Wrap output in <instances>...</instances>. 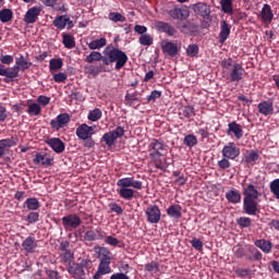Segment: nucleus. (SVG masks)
I'll return each instance as SVG.
<instances>
[{
    "instance_id": "obj_64",
    "label": "nucleus",
    "mask_w": 279,
    "mask_h": 279,
    "mask_svg": "<svg viewBox=\"0 0 279 279\" xmlns=\"http://www.w3.org/2000/svg\"><path fill=\"white\" fill-rule=\"evenodd\" d=\"M108 207H110V210L112 213H116V215H122L123 213L122 207L117 203H111L110 205H108Z\"/></svg>"
},
{
    "instance_id": "obj_4",
    "label": "nucleus",
    "mask_w": 279,
    "mask_h": 279,
    "mask_svg": "<svg viewBox=\"0 0 279 279\" xmlns=\"http://www.w3.org/2000/svg\"><path fill=\"white\" fill-rule=\"evenodd\" d=\"M102 54L105 65H110L116 62V71L123 69L129 61V57L125 52H123L121 49L112 48L110 46L105 47Z\"/></svg>"
},
{
    "instance_id": "obj_2",
    "label": "nucleus",
    "mask_w": 279,
    "mask_h": 279,
    "mask_svg": "<svg viewBox=\"0 0 279 279\" xmlns=\"http://www.w3.org/2000/svg\"><path fill=\"white\" fill-rule=\"evenodd\" d=\"M116 185L119 187V197L125 199L126 202H130L133 198H135V190L132 189H136L137 191L143 190V182L136 181L133 177L119 179Z\"/></svg>"
},
{
    "instance_id": "obj_40",
    "label": "nucleus",
    "mask_w": 279,
    "mask_h": 279,
    "mask_svg": "<svg viewBox=\"0 0 279 279\" xmlns=\"http://www.w3.org/2000/svg\"><path fill=\"white\" fill-rule=\"evenodd\" d=\"M13 19V12L10 9L0 10V22L9 23Z\"/></svg>"
},
{
    "instance_id": "obj_58",
    "label": "nucleus",
    "mask_w": 279,
    "mask_h": 279,
    "mask_svg": "<svg viewBox=\"0 0 279 279\" xmlns=\"http://www.w3.org/2000/svg\"><path fill=\"white\" fill-rule=\"evenodd\" d=\"M52 80L57 83V84H62L66 81V74L65 73H56L52 76Z\"/></svg>"
},
{
    "instance_id": "obj_21",
    "label": "nucleus",
    "mask_w": 279,
    "mask_h": 279,
    "mask_svg": "<svg viewBox=\"0 0 279 279\" xmlns=\"http://www.w3.org/2000/svg\"><path fill=\"white\" fill-rule=\"evenodd\" d=\"M243 210L247 215L255 216L259 213L258 203L256 199H244Z\"/></svg>"
},
{
    "instance_id": "obj_15",
    "label": "nucleus",
    "mask_w": 279,
    "mask_h": 279,
    "mask_svg": "<svg viewBox=\"0 0 279 279\" xmlns=\"http://www.w3.org/2000/svg\"><path fill=\"white\" fill-rule=\"evenodd\" d=\"M155 28L159 33L166 34L168 37H174L178 34L177 28L170 23L158 21L155 23Z\"/></svg>"
},
{
    "instance_id": "obj_25",
    "label": "nucleus",
    "mask_w": 279,
    "mask_h": 279,
    "mask_svg": "<svg viewBox=\"0 0 279 279\" xmlns=\"http://www.w3.org/2000/svg\"><path fill=\"white\" fill-rule=\"evenodd\" d=\"M258 197V190L255 189L254 184H248L244 190V201H257Z\"/></svg>"
},
{
    "instance_id": "obj_52",
    "label": "nucleus",
    "mask_w": 279,
    "mask_h": 279,
    "mask_svg": "<svg viewBox=\"0 0 279 279\" xmlns=\"http://www.w3.org/2000/svg\"><path fill=\"white\" fill-rule=\"evenodd\" d=\"M250 253L252 254V256H248V260L250 262H259L263 259V254L262 252H259L256 248L250 250Z\"/></svg>"
},
{
    "instance_id": "obj_16",
    "label": "nucleus",
    "mask_w": 279,
    "mask_h": 279,
    "mask_svg": "<svg viewBox=\"0 0 279 279\" xmlns=\"http://www.w3.org/2000/svg\"><path fill=\"white\" fill-rule=\"evenodd\" d=\"M40 7H32L28 10H26V13L24 15V23L26 25L35 24L38 21V17L40 15Z\"/></svg>"
},
{
    "instance_id": "obj_28",
    "label": "nucleus",
    "mask_w": 279,
    "mask_h": 279,
    "mask_svg": "<svg viewBox=\"0 0 279 279\" xmlns=\"http://www.w3.org/2000/svg\"><path fill=\"white\" fill-rule=\"evenodd\" d=\"M24 207L28 211H36V210H39L40 203H39L38 198L29 197V198H26V201L24 203Z\"/></svg>"
},
{
    "instance_id": "obj_53",
    "label": "nucleus",
    "mask_w": 279,
    "mask_h": 279,
    "mask_svg": "<svg viewBox=\"0 0 279 279\" xmlns=\"http://www.w3.org/2000/svg\"><path fill=\"white\" fill-rule=\"evenodd\" d=\"M39 221V213H28V215L26 216V222H28L29 225H34L37 223Z\"/></svg>"
},
{
    "instance_id": "obj_63",
    "label": "nucleus",
    "mask_w": 279,
    "mask_h": 279,
    "mask_svg": "<svg viewBox=\"0 0 279 279\" xmlns=\"http://www.w3.org/2000/svg\"><path fill=\"white\" fill-rule=\"evenodd\" d=\"M234 256L238 258H243L245 256V250L241 246L233 247Z\"/></svg>"
},
{
    "instance_id": "obj_46",
    "label": "nucleus",
    "mask_w": 279,
    "mask_h": 279,
    "mask_svg": "<svg viewBox=\"0 0 279 279\" xmlns=\"http://www.w3.org/2000/svg\"><path fill=\"white\" fill-rule=\"evenodd\" d=\"M63 65L64 63L61 59H51L49 64L50 72L59 71L62 69Z\"/></svg>"
},
{
    "instance_id": "obj_30",
    "label": "nucleus",
    "mask_w": 279,
    "mask_h": 279,
    "mask_svg": "<svg viewBox=\"0 0 279 279\" xmlns=\"http://www.w3.org/2000/svg\"><path fill=\"white\" fill-rule=\"evenodd\" d=\"M230 36V25L228 22L222 21L221 22V32L219 33V43L225 44L226 40H228Z\"/></svg>"
},
{
    "instance_id": "obj_11",
    "label": "nucleus",
    "mask_w": 279,
    "mask_h": 279,
    "mask_svg": "<svg viewBox=\"0 0 279 279\" xmlns=\"http://www.w3.org/2000/svg\"><path fill=\"white\" fill-rule=\"evenodd\" d=\"M145 216L148 223L157 225L161 220V210L158 205H148L147 209H145Z\"/></svg>"
},
{
    "instance_id": "obj_51",
    "label": "nucleus",
    "mask_w": 279,
    "mask_h": 279,
    "mask_svg": "<svg viewBox=\"0 0 279 279\" xmlns=\"http://www.w3.org/2000/svg\"><path fill=\"white\" fill-rule=\"evenodd\" d=\"M181 114L185 119H191L195 116V109L192 106H185L184 109H182Z\"/></svg>"
},
{
    "instance_id": "obj_37",
    "label": "nucleus",
    "mask_w": 279,
    "mask_h": 279,
    "mask_svg": "<svg viewBox=\"0 0 279 279\" xmlns=\"http://www.w3.org/2000/svg\"><path fill=\"white\" fill-rule=\"evenodd\" d=\"M17 145V137L11 136V138L0 140V148H10Z\"/></svg>"
},
{
    "instance_id": "obj_44",
    "label": "nucleus",
    "mask_w": 279,
    "mask_h": 279,
    "mask_svg": "<svg viewBox=\"0 0 279 279\" xmlns=\"http://www.w3.org/2000/svg\"><path fill=\"white\" fill-rule=\"evenodd\" d=\"M124 100H125V105H126V106L133 107V102L140 100V98H138V92H134L133 94L126 93V94H125V97H124Z\"/></svg>"
},
{
    "instance_id": "obj_1",
    "label": "nucleus",
    "mask_w": 279,
    "mask_h": 279,
    "mask_svg": "<svg viewBox=\"0 0 279 279\" xmlns=\"http://www.w3.org/2000/svg\"><path fill=\"white\" fill-rule=\"evenodd\" d=\"M33 63L25 60V57L21 54L16 58V62L13 68H7L4 64L0 63V76L5 77L3 82L10 84L14 78L20 76V71L25 72L31 69Z\"/></svg>"
},
{
    "instance_id": "obj_19",
    "label": "nucleus",
    "mask_w": 279,
    "mask_h": 279,
    "mask_svg": "<svg viewBox=\"0 0 279 279\" xmlns=\"http://www.w3.org/2000/svg\"><path fill=\"white\" fill-rule=\"evenodd\" d=\"M38 248V242L36 241V238L33 235L26 236L24 242H22V250L26 252V254H33Z\"/></svg>"
},
{
    "instance_id": "obj_9",
    "label": "nucleus",
    "mask_w": 279,
    "mask_h": 279,
    "mask_svg": "<svg viewBox=\"0 0 279 279\" xmlns=\"http://www.w3.org/2000/svg\"><path fill=\"white\" fill-rule=\"evenodd\" d=\"M168 15L174 21H186L191 16V10L187 7H174L168 11Z\"/></svg>"
},
{
    "instance_id": "obj_6",
    "label": "nucleus",
    "mask_w": 279,
    "mask_h": 279,
    "mask_svg": "<svg viewBox=\"0 0 279 279\" xmlns=\"http://www.w3.org/2000/svg\"><path fill=\"white\" fill-rule=\"evenodd\" d=\"M177 28L179 33L187 36H195L196 34H199L201 31L199 24L194 20L179 21L177 23Z\"/></svg>"
},
{
    "instance_id": "obj_43",
    "label": "nucleus",
    "mask_w": 279,
    "mask_h": 279,
    "mask_svg": "<svg viewBox=\"0 0 279 279\" xmlns=\"http://www.w3.org/2000/svg\"><path fill=\"white\" fill-rule=\"evenodd\" d=\"M138 41L143 47H150L151 45H154V38L148 34H142Z\"/></svg>"
},
{
    "instance_id": "obj_62",
    "label": "nucleus",
    "mask_w": 279,
    "mask_h": 279,
    "mask_svg": "<svg viewBox=\"0 0 279 279\" xmlns=\"http://www.w3.org/2000/svg\"><path fill=\"white\" fill-rule=\"evenodd\" d=\"M45 275H47V279H61V276H59L58 270L46 269Z\"/></svg>"
},
{
    "instance_id": "obj_3",
    "label": "nucleus",
    "mask_w": 279,
    "mask_h": 279,
    "mask_svg": "<svg viewBox=\"0 0 279 279\" xmlns=\"http://www.w3.org/2000/svg\"><path fill=\"white\" fill-rule=\"evenodd\" d=\"M167 144L162 140H151L148 145V151H150V158L155 162V167L159 170H166L169 167L167 159L161 160V157L167 155Z\"/></svg>"
},
{
    "instance_id": "obj_61",
    "label": "nucleus",
    "mask_w": 279,
    "mask_h": 279,
    "mask_svg": "<svg viewBox=\"0 0 279 279\" xmlns=\"http://www.w3.org/2000/svg\"><path fill=\"white\" fill-rule=\"evenodd\" d=\"M161 95H162L161 92L153 90V92L150 93V95L147 96V101H148V102H150V101L155 102L156 99L161 98Z\"/></svg>"
},
{
    "instance_id": "obj_59",
    "label": "nucleus",
    "mask_w": 279,
    "mask_h": 279,
    "mask_svg": "<svg viewBox=\"0 0 279 279\" xmlns=\"http://www.w3.org/2000/svg\"><path fill=\"white\" fill-rule=\"evenodd\" d=\"M231 166L229 158L223 157L222 159L218 160V167L222 170L229 169Z\"/></svg>"
},
{
    "instance_id": "obj_39",
    "label": "nucleus",
    "mask_w": 279,
    "mask_h": 279,
    "mask_svg": "<svg viewBox=\"0 0 279 279\" xmlns=\"http://www.w3.org/2000/svg\"><path fill=\"white\" fill-rule=\"evenodd\" d=\"M88 121L97 122L102 118V111L99 108H95L94 110H89L88 112Z\"/></svg>"
},
{
    "instance_id": "obj_55",
    "label": "nucleus",
    "mask_w": 279,
    "mask_h": 279,
    "mask_svg": "<svg viewBox=\"0 0 279 279\" xmlns=\"http://www.w3.org/2000/svg\"><path fill=\"white\" fill-rule=\"evenodd\" d=\"M61 259L63 263H71L73 260V253L72 251H60Z\"/></svg>"
},
{
    "instance_id": "obj_36",
    "label": "nucleus",
    "mask_w": 279,
    "mask_h": 279,
    "mask_svg": "<svg viewBox=\"0 0 279 279\" xmlns=\"http://www.w3.org/2000/svg\"><path fill=\"white\" fill-rule=\"evenodd\" d=\"M259 155L255 150H248V155L244 157L243 161L245 165H254L258 161Z\"/></svg>"
},
{
    "instance_id": "obj_18",
    "label": "nucleus",
    "mask_w": 279,
    "mask_h": 279,
    "mask_svg": "<svg viewBox=\"0 0 279 279\" xmlns=\"http://www.w3.org/2000/svg\"><path fill=\"white\" fill-rule=\"evenodd\" d=\"M257 112H259L264 117L275 114L274 101H271V99L260 101L259 104H257Z\"/></svg>"
},
{
    "instance_id": "obj_5",
    "label": "nucleus",
    "mask_w": 279,
    "mask_h": 279,
    "mask_svg": "<svg viewBox=\"0 0 279 279\" xmlns=\"http://www.w3.org/2000/svg\"><path fill=\"white\" fill-rule=\"evenodd\" d=\"M95 254L100 258L98 270L93 276V279H101L102 276L112 272V268H110V264L112 263V258L110 257L111 253L109 248L96 246Z\"/></svg>"
},
{
    "instance_id": "obj_12",
    "label": "nucleus",
    "mask_w": 279,
    "mask_h": 279,
    "mask_svg": "<svg viewBox=\"0 0 279 279\" xmlns=\"http://www.w3.org/2000/svg\"><path fill=\"white\" fill-rule=\"evenodd\" d=\"M192 10L194 14L203 17L204 21H210L211 9L206 2H197L193 4Z\"/></svg>"
},
{
    "instance_id": "obj_34",
    "label": "nucleus",
    "mask_w": 279,
    "mask_h": 279,
    "mask_svg": "<svg viewBox=\"0 0 279 279\" xmlns=\"http://www.w3.org/2000/svg\"><path fill=\"white\" fill-rule=\"evenodd\" d=\"M62 44H63V47L68 49H73L75 48V38L71 34H63Z\"/></svg>"
},
{
    "instance_id": "obj_57",
    "label": "nucleus",
    "mask_w": 279,
    "mask_h": 279,
    "mask_svg": "<svg viewBox=\"0 0 279 279\" xmlns=\"http://www.w3.org/2000/svg\"><path fill=\"white\" fill-rule=\"evenodd\" d=\"M105 244L117 247L120 244V240L114 236H105Z\"/></svg>"
},
{
    "instance_id": "obj_8",
    "label": "nucleus",
    "mask_w": 279,
    "mask_h": 279,
    "mask_svg": "<svg viewBox=\"0 0 279 279\" xmlns=\"http://www.w3.org/2000/svg\"><path fill=\"white\" fill-rule=\"evenodd\" d=\"M61 220L62 227L65 231H73L76 228H80V226L83 223V220H81L80 216H77L76 214L63 216Z\"/></svg>"
},
{
    "instance_id": "obj_54",
    "label": "nucleus",
    "mask_w": 279,
    "mask_h": 279,
    "mask_svg": "<svg viewBox=\"0 0 279 279\" xmlns=\"http://www.w3.org/2000/svg\"><path fill=\"white\" fill-rule=\"evenodd\" d=\"M236 223L240 226V228H250L252 225V219L247 217H241L236 220Z\"/></svg>"
},
{
    "instance_id": "obj_23",
    "label": "nucleus",
    "mask_w": 279,
    "mask_h": 279,
    "mask_svg": "<svg viewBox=\"0 0 279 279\" xmlns=\"http://www.w3.org/2000/svg\"><path fill=\"white\" fill-rule=\"evenodd\" d=\"M93 135V126L87 125L86 123L81 124L76 129V136L78 140H87L92 138Z\"/></svg>"
},
{
    "instance_id": "obj_33",
    "label": "nucleus",
    "mask_w": 279,
    "mask_h": 279,
    "mask_svg": "<svg viewBox=\"0 0 279 279\" xmlns=\"http://www.w3.org/2000/svg\"><path fill=\"white\" fill-rule=\"evenodd\" d=\"M219 4L223 14H233V0H221Z\"/></svg>"
},
{
    "instance_id": "obj_7",
    "label": "nucleus",
    "mask_w": 279,
    "mask_h": 279,
    "mask_svg": "<svg viewBox=\"0 0 279 279\" xmlns=\"http://www.w3.org/2000/svg\"><path fill=\"white\" fill-rule=\"evenodd\" d=\"M89 264V260L84 259L81 260V263H74L72 266H69L66 271H69L74 279H86V271L84 269L88 268Z\"/></svg>"
},
{
    "instance_id": "obj_35",
    "label": "nucleus",
    "mask_w": 279,
    "mask_h": 279,
    "mask_svg": "<svg viewBox=\"0 0 279 279\" xmlns=\"http://www.w3.org/2000/svg\"><path fill=\"white\" fill-rule=\"evenodd\" d=\"M106 45H107V39L102 37L100 39L89 41L88 48L92 50H99L106 47Z\"/></svg>"
},
{
    "instance_id": "obj_13",
    "label": "nucleus",
    "mask_w": 279,
    "mask_h": 279,
    "mask_svg": "<svg viewBox=\"0 0 279 279\" xmlns=\"http://www.w3.org/2000/svg\"><path fill=\"white\" fill-rule=\"evenodd\" d=\"M222 157L229 160H235L241 155V149L236 147L235 143L230 142L222 147L221 150Z\"/></svg>"
},
{
    "instance_id": "obj_17",
    "label": "nucleus",
    "mask_w": 279,
    "mask_h": 279,
    "mask_svg": "<svg viewBox=\"0 0 279 279\" xmlns=\"http://www.w3.org/2000/svg\"><path fill=\"white\" fill-rule=\"evenodd\" d=\"M70 122V116L69 113H61L54 119L51 120L50 126L54 131H59L62 128H64Z\"/></svg>"
},
{
    "instance_id": "obj_14",
    "label": "nucleus",
    "mask_w": 279,
    "mask_h": 279,
    "mask_svg": "<svg viewBox=\"0 0 279 279\" xmlns=\"http://www.w3.org/2000/svg\"><path fill=\"white\" fill-rule=\"evenodd\" d=\"M244 68L240 63H234L229 72V81L231 83H240L244 77Z\"/></svg>"
},
{
    "instance_id": "obj_45",
    "label": "nucleus",
    "mask_w": 279,
    "mask_h": 279,
    "mask_svg": "<svg viewBox=\"0 0 279 279\" xmlns=\"http://www.w3.org/2000/svg\"><path fill=\"white\" fill-rule=\"evenodd\" d=\"M108 19H110L113 23H124L126 21L125 16L121 13L111 12L108 14Z\"/></svg>"
},
{
    "instance_id": "obj_60",
    "label": "nucleus",
    "mask_w": 279,
    "mask_h": 279,
    "mask_svg": "<svg viewBox=\"0 0 279 279\" xmlns=\"http://www.w3.org/2000/svg\"><path fill=\"white\" fill-rule=\"evenodd\" d=\"M84 240L89 242L96 241V232L93 231L92 229L85 231Z\"/></svg>"
},
{
    "instance_id": "obj_38",
    "label": "nucleus",
    "mask_w": 279,
    "mask_h": 279,
    "mask_svg": "<svg viewBox=\"0 0 279 279\" xmlns=\"http://www.w3.org/2000/svg\"><path fill=\"white\" fill-rule=\"evenodd\" d=\"M28 109H26V113L29 114V117H38L41 112V108L38 104H29L27 105Z\"/></svg>"
},
{
    "instance_id": "obj_26",
    "label": "nucleus",
    "mask_w": 279,
    "mask_h": 279,
    "mask_svg": "<svg viewBox=\"0 0 279 279\" xmlns=\"http://www.w3.org/2000/svg\"><path fill=\"white\" fill-rule=\"evenodd\" d=\"M162 52L168 57H177L178 54L177 44H173L172 41H167L166 44L162 45Z\"/></svg>"
},
{
    "instance_id": "obj_29",
    "label": "nucleus",
    "mask_w": 279,
    "mask_h": 279,
    "mask_svg": "<svg viewBox=\"0 0 279 279\" xmlns=\"http://www.w3.org/2000/svg\"><path fill=\"white\" fill-rule=\"evenodd\" d=\"M181 211H182V207L180 205H170V207L167 208L168 217L177 220L182 217Z\"/></svg>"
},
{
    "instance_id": "obj_27",
    "label": "nucleus",
    "mask_w": 279,
    "mask_h": 279,
    "mask_svg": "<svg viewBox=\"0 0 279 279\" xmlns=\"http://www.w3.org/2000/svg\"><path fill=\"white\" fill-rule=\"evenodd\" d=\"M226 199L233 205L240 204L241 203L240 191L231 189L229 192L226 193Z\"/></svg>"
},
{
    "instance_id": "obj_10",
    "label": "nucleus",
    "mask_w": 279,
    "mask_h": 279,
    "mask_svg": "<svg viewBox=\"0 0 279 279\" xmlns=\"http://www.w3.org/2000/svg\"><path fill=\"white\" fill-rule=\"evenodd\" d=\"M122 136H124V129L122 126H118L116 130L105 133L102 141L105 142V145L112 147L114 142Z\"/></svg>"
},
{
    "instance_id": "obj_49",
    "label": "nucleus",
    "mask_w": 279,
    "mask_h": 279,
    "mask_svg": "<svg viewBox=\"0 0 279 279\" xmlns=\"http://www.w3.org/2000/svg\"><path fill=\"white\" fill-rule=\"evenodd\" d=\"M145 271L150 274H158L159 272V264L156 262L145 264Z\"/></svg>"
},
{
    "instance_id": "obj_24",
    "label": "nucleus",
    "mask_w": 279,
    "mask_h": 279,
    "mask_svg": "<svg viewBox=\"0 0 279 279\" xmlns=\"http://www.w3.org/2000/svg\"><path fill=\"white\" fill-rule=\"evenodd\" d=\"M259 17H260V21H263V23L270 24L271 21H274V13L269 4L263 5V10H260Z\"/></svg>"
},
{
    "instance_id": "obj_48",
    "label": "nucleus",
    "mask_w": 279,
    "mask_h": 279,
    "mask_svg": "<svg viewBox=\"0 0 279 279\" xmlns=\"http://www.w3.org/2000/svg\"><path fill=\"white\" fill-rule=\"evenodd\" d=\"M185 52L187 53L189 57H197L199 52V47L196 44H190Z\"/></svg>"
},
{
    "instance_id": "obj_41",
    "label": "nucleus",
    "mask_w": 279,
    "mask_h": 279,
    "mask_svg": "<svg viewBox=\"0 0 279 279\" xmlns=\"http://www.w3.org/2000/svg\"><path fill=\"white\" fill-rule=\"evenodd\" d=\"M35 162L43 165L45 168H49L51 165V159L46 155L37 154L35 157Z\"/></svg>"
},
{
    "instance_id": "obj_47",
    "label": "nucleus",
    "mask_w": 279,
    "mask_h": 279,
    "mask_svg": "<svg viewBox=\"0 0 279 279\" xmlns=\"http://www.w3.org/2000/svg\"><path fill=\"white\" fill-rule=\"evenodd\" d=\"M196 144H198V140L195 135L189 134L187 136H184V145L192 148L195 147Z\"/></svg>"
},
{
    "instance_id": "obj_50",
    "label": "nucleus",
    "mask_w": 279,
    "mask_h": 279,
    "mask_svg": "<svg viewBox=\"0 0 279 279\" xmlns=\"http://www.w3.org/2000/svg\"><path fill=\"white\" fill-rule=\"evenodd\" d=\"M270 192L274 194V197L279 201V179L271 181Z\"/></svg>"
},
{
    "instance_id": "obj_20",
    "label": "nucleus",
    "mask_w": 279,
    "mask_h": 279,
    "mask_svg": "<svg viewBox=\"0 0 279 279\" xmlns=\"http://www.w3.org/2000/svg\"><path fill=\"white\" fill-rule=\"evenodd\" d=\"M45 144L48 145L56 154H62L65 150V144L58 137L48 138L45 141Z\"/></svg>"
},
{
    "instance_id": "obj_42",
    "label": "nucleus",
    "mask_w": 279,
    "mask_h": 279,
    "mask_svg": "<svg viewBox=\"0 0 279 279\" xmlns=\"http://www.w3.org/2000/svg\"><path fill=\"white\" fill-rule=\"evenodd\" d=\"M86 61H87L88 63H94V62L102 61V64H104V56L101 54V52L93 51L92 53H89V54L87 56Z\"/></svg>"
},
{
    "instance_id": "obj_31",
    "label": "nucleus",
    "mask_w": 279,
    "mask_h": 279,
    "mask_svg": "<svg viewBox=\"0 0 279 279\" xmlns=\"http://www.w3.org/2000/svg\"><path fill=\"white\" fill-rule=\"evenodd\" d=\"M255 246L263 251L264 254H269L272 248V244L270 241L267 240H256L255 241Z\"/></svg>"
},
{
    "instance_id": "obj_22",
    "label": "nucleus",
    "mask_w": 279,
    "mask_h": 279,
    "mask_svg": "<svg viewBox=\"0 0 279 279\" xmlns=\"http://www.w3.org/2000/svg\"><path fill=\"white\" fill-rule=\"evenodd\" d=\"M229 129H227V135H234V138H236L238 141H240L241 138H243V128L236 123L235 121L229 123L228 125Z\"/></svg>"
},
{
    "instance_id": "obj_32",
    "label": "nucleus",
    "mask_w": 279,
    "mask_h": 279,
    "mask_svg": "<svg viewBox=\"0 0 279 279\" xmlns=\"http://www.w3.org/2000/svg\"><path fill=\"white\" fill-rule=\"evenodd\" d=\"M69 20L70 17H66V15H59L58 17L52 20V25H54V27L58 29H64Z\"/></svg>"
},
{
    "instance_id": "obj_56",
    "label": "nucleus",
    "mask_w": 279,
    "mask_h": 279,
    "mask_svg": "<svg viewBox=\"0 0 279 279\" xmlns=\"http://www.w3.org/2000/svg\"><path fill=\"white\" fill-rule=\"evenodd\" d=\"M190 244H192V247L197 252L203 251L204 243L202 242V240L194 238L192 241H190Z\"/></svg>"
}]
</instances>
